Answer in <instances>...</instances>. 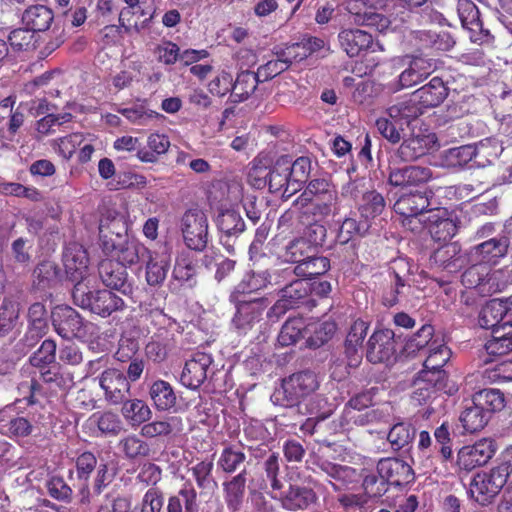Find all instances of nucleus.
<instances>
[{
	"instance_id": "f257e3e1",
	"label": "nucleus",
	"mask_w": 512,
	"mask_h": 512,
	"mask_svg": "<svg viewBox=\"0 0 512 512\" xmlns=\"http://www.w3.org/2000/svg\"><path fill=\"white\" fill-rule=\"evenodd\" d=\"M338 192L336 186L327 178L310 180L304 191L294 201V205L304 215L317 219H326L337 209Z\"/></svg>"
},
{
	"instance_id": "f03ea898",
	"label": "nucleus",
	"mask_w": 512,
	"mask_h": 512,
	"mask_svg": "<svg viewBox=\"0 0 512 512\" xmlns=\"http://www.w3.org/2000/svg\"><path fill=\"white\" fill-rule=\"evenodd\" d=\"M72 299L75 305L102 318H107L114 312L122 311L125 308L124 300L111 290H89L82 282L74 285Z\"/></svg>"
},
{
	"instance_id": "7ed1b4c3",
	"label": "nucleus",
	"mask_w": 512,
	"mask_h": 512,
	"mask_svg": "<svg viewBox=\"0 0 512 512\" xmlns=\"http://www.w3.org/2000/svg\"><path fill=\"white\" fill-rule=\"evenodd\" d=\"M512 463L502 462L488 473L477 474L469 487L470 497L484 506L492 502L499 492L510 482Z\"/></svg>"
},
{
	"instance_id": "20e7f679",
	"label": "nucleus",
	"mask_w": 512,
	"mask_h": 512,
	"mask_svg": "<svg viewBox=\"0 0 512 512\" xmlns=\"http://www.w3.org/2000/svg\"><path fill=\"white\" fill-rule=\"evenodd\" d=\"M180 230L185 245L203 251L209 241V223L206 213L198 206L187 209L180 218Z\"/></svg>"
},
{
	"instance_id": "39448f33",
	"label": "nucleus",
	"mask_w": 512,
	"mask_h": 512,
	"mask_svg": "<svg viewBox=\"0 0 512 512\" xmlns=\"http://www.w3.org/2000/svg\"><path fill=\"white\" fill-rule=\"evenodd\" d=\"M318 387L317 375L312 371H300L290 375L282 384L284 405H299L301 400L314 393Z\"/></svg>"
},
{
	"instance_id": "423d86ee",
	"label": "nucleus",
	"mask_w": 512,
	"mask_h": 512,
	"mask_svg": "<svg viewBox=\"0 0 512 512\" xmlns=\"http://www.w3.org/2000/svg\"><path fill=\"white\" fill-rule=\"evenodd\" d=\"M229 301L235 306V314L232 318V324L238 334H247L255 324L262 320L266 308L264 298H230Z\"/></svg>"
},
{
	"instance_id": "0eeeda50",
	"label": "nucleus",
	"mask_w": 512,
	"mask_h": 512,
	"mask_svg": "<svg viewBox=\"0 0 512 512\" xmlns=\"http://www.w3.org/2000/svg\"><path fill=\"white\" fill-rule=\"evenodd\" d=\"M310 293V283L305 279L291 281L281 289L280 298L270 308L268 316L279 318L288 310L300 307L307 302Z\"/></svg>"
},
{
	"instance_id": "6e6552de",
	"label": "nucleus",
	"mask_w": 512,
	"mask_h": 512,
	"mask_svg": "<svg viewBox=\"0 0 512 512\" xmlns=\"http://www.w3.org/2000/svg\"><path fill=\"white\" fill-rule=\"evenodd\" d=\"M457 12L463 28L469 32V38L473 43L483 45L493 41V35L489 29L484 28L479 9L472 0H458Z\"/></svg>"
},
{
	"instance_id": "1a4fd4ad",
	"label": "nucleus",
	"mask_w": 512,
	"mask_h": 512,
	"mask_svg": "<svg viewBox=\"0 0 512 512\" xmlns=\"http://www.w3.org/2000/svg\"><path fill=\"white\" fill-rule=\"evenodd\" d=\"M390 284L382 294V302L386 307H392L399 298L409 292L411 274L409 265L404 259L394 260L388 272Z\"/></svg>"
},
{
	"instance_id": "9d476101",
	"label": "nucleus",
	"mask_w": 512,
	"mask_h": 512,
	"mask_svg": "<svg viewBox=\"0 0 512 512\" xmlns=\"http://www.w3.org/2000/svg\"><path fill=\"white\" fill-rule=\"evenodd\" d=\"M64 383V377L58 371L46 366L45 368H40L39 379L32 378L30 381L21 382L18 390L22 395V400L31 406L39 402V395L45 394L43 384L48 385V388L52 390L63 387Z\"/></svg>"
},
{
	"instance_id": "9b49d317",
	"label": "nucleus",
	"mask_w": 512,
	"mask_h": 512,
	"mask_svg": "<svg viewBox=\"0 0 512 512\" xmlns=\"http://www.w3.org/2000/svg\"><path fill=\"white\" fill-rule=\"evenodd\" d=\"M396 352L395 333L391 329H376L367 341L366 359L372 364L389 362Z\"/></svg>"
},
{
	"instance_id": "f8f14e48",
	"label": "nucleus",
	"mask_w": 512,
	"mask_h": 512,
	"mask_svg": "<svg viewBox=\"0 0 512 512\" xmlns=\"http://www.w3.org/2000/svg\"><path fill=\"white\" fill-rule=\"evenodd\" d=\"M461 283L467 289H474L481 296H490L498 291V283L491 267L473 262L461 276Z\"/></svg>"
},
{
	"instance_id": "ddd939ff",
	"label": "nucleus",
	"mask_w": 512,
	"mask_h": 512,
	"mask_svg": "<svg viewBox=\"0 0 512 512\" xmlns=\"http://www.w3.org/2000/svg\"><path fill=\"white\" fill-rule=\"evenodd\" d=\"M394 211L404 218L417 217L424 212L440 211L433 200V192H413L401 195L393 206Z\"/></svg>"
},
{
	"instance_id": "4468645a",
	"label": "nucleus",
	"mask_w": 512,
	"mask_h": 512,
	"mask_svg": "<svg viewBox=\"0 0 512 512\" xmlns=\"http://www.w3.org/2000/svg\"><path fill=\"white\" fill-rule=\"evenodd\" d=\"M433 177L431 168L421 165L389 166L388 183L393 187L408 188L426 184Z\"/></svg>"
},
{
	"instance_id": "2eb2a0df",
	"label": "nucleus",
	"mask_w": 512,
	"mask_h": 512,
	"mask_svg": "<svg viewBox=\"0 0 512 512\" xmlns=\"http://www.w3.org/2000/svg\"><path fill=\"white\" fill-rule=\"evenodd\" d=\"M496 453L495 441L488 438L478 440L473 445L462 447L457 454V464L461 469L471 471L483 466Z\"/></svg>"
},
{
	"instance_id": "dca6fc26",
	"label": "nucleus",
	"mask_w": 512,
	"mask_h": 512,
	"mask_svg": "<svg viewBox=\"0 0 512 512\" xmlns=\"http://www.w3.org/2000/svg\"><path fill=\"white\" fill-rule=\"evenodd\" d=\"M212 363L211 354L200 351L193 353L185 362L180 375V383L186 388L198 389L207 379Z\"/></svg>"
},
{
	"instance_id": "f3484780",
	"label": "nucleus",
	"mask_w": 512,
	"mask_h": 512,
	"mask_svg": "<svg viewBox=\"0 0 512 512\" xmlns=\"http://www.w3.org/2000/svg\"><path fill=\"white\" fill-rule=\"evenodd\" d=\"M98 271L106 287L117 290L126 296L133 294L134 287L129 279L127 268L115 259H103L99 264Z\"/></svg>"
},
{
	"instance_id": "a211bd4d",
	"label": "nucleus",
	"mask_w": 512,
	"mask_h": 512,
	"mask_svg": "<svg viewBox=\"0 0 512 512\" xmlns=\"http://www.w3.org/2000/svg\"><path fill=\"white\" fill-rule=\"evenodd\" d=\"M51 319L55 331L62 338L70 339L83 335V318L74 308L58 305L52 310Z\"/></svg>"
},
{
	"instance_id": "6ab92c4d",
	"label": "nucleus",
	"mask_w": 512,
	"mask_h": 512,
	"mask_svg": "<svg viewBox=\"0 0 512 512\" xmlns=\"http://www.w3.org/2000/svg\"><path fill=\"white\" fill-rule=\"evenodd\" d=\"M510 241L507 236L491 238L478 245L473 246L469 251L471 262H481L489 267L497 265L509 250Z\"/></svg>"
},
{
	"instance_id": "aec40b11",
	"label": "nucleus",
	"mask_w": 512,
	"mask_h": 512,
	"mask_svg": "<svg viewBox=\"0 0 512 512\" xmlns=\"http://www.w3.org/2000/svg\"><path fill=\"white\" fill-rule=\"evenodd\" d=\"M105 399L112 405L122 404L130 396V382L118 369H106L99 379Z\"/></svg>"
},
{
	"instance_id": "412c9836",
	"label": "nucleus",
	"mask_w": 512,
	"mask_h": 512,
	"mask_svg": "<svg viewBox=\"0 0 512 512\" xmlns=\"http://www.w3.org/2000/svg\"><path fill=\"white\" fill-rule=\"evenodd\" d=\"M377 472L389 485L406 486L415 480L412 467L397 457L382 458L377 463Z\"/></svg>"
},
{
	"instance_id": "4be33fe9",
	"label": "nucleus",
	"mask_w": 512,
	"mask_h": 512,
	"mask_svg": "<svg viewBox=\"0 0 512 512\" xmlns=\"http://www.w3.org/2000/svg\"><path fill=\"white\" fill-rule=\"evenodd\" d=\"M316 492L305 485L290 483L278 497L281 506L288 511H303L317 501Z\"/></svg>"
},
{
	"instance_id": "5701e85b",
	"label": "nucleus",
	"mask_w": 512,
	"mask_h": 512,
	"mask_svg": "<svg viewBox=\"0 0 512 512\" xmlns=\"http://www.w3.org/2000/svg\"><path fill=\"white\" fill-rule=\"evenodd\" d=\"M338 41L342 50L350 58L367 52L374 42L370 33L358 28L342 29L338 34Z\"/></svg>"
},
{
	"instance_id": "b1692460",
	"label": "nucleus",
	"mask_w": 512,
	"mask_h": 512,
	"mask_svg": "<svg viewBox=\"0 0 512 512\" xmlns=\"http://www.w3.org/2000/svg\"><path fill=\"white\" fill-rule=\"evenodd\" d=\"M89 257L85 248L78 243H70L63 253V265L67 276L76 283L81 282L88 269Z\"/></svg>"
},
{
	"instance_id": "393cba45",
	"label": "nucleus",
	"mask_w": 512,
	"mask_h": 512,
	"mask_svg": "<svg viewBox=\"0 0 512 512\" xmlns=\"http://www.w3.org/2000/svg\"><path fill=\"white\" fill-rule=\"evenodd\" d=\"M156 15L157 8L155 6H141L139 3L137 7L132 8L131 17L123 18V14H119V23L126 34L140 35L150 28Z\"/></svg>"
},
{
	"instance_id": "a878e982",
	"label": "nucleus",
	"mask_w": 512,
	"mask_h": 512,
	"mask_svg": "<svg viewBox=\"0 0 512 512\" xmlns=\"http://www.w3.org/2000/svg\"><path fill=\"white\" fill-rule=\"evenodd\" d=\"M466 258L461 254V249L456 243H445L437 248L430 256L431 266L456 273L464 266Z\"/></svg>"
},
{
	"instance_id": "bb28decb",
	"label": "nucleus",
	"mask_w": 512,
	"mask_h": 512,
	"mask_svg": "<svg viewBox=\"0 0 512 512\" xmlns=\"http://www.w3.org/2000/svg\"><path fill=\"white\" fill-rule=\"evenodd\" d=\"M248 472L244 468L238 474L222 483L223 496L229 512H239L243 506Z\"/></svg>"
},
{
	"instance_id": "cd10ccee",
	"label": "nucleus",
	"mask_w": 512,
	"mask_h": 512,
	"mask_svg": "<svg viewBox=\"0 0 512 512\" xmlns=\"http://www.w3.org/2000/svg\"><path fill=\"white\" fill-rule=\"evenodd\" d=\"M74 462L76 481L78 482L80 493L83 498L88 499L90 494V478L97 469L100 462L98 461L96 455L91 451L81 452L76 456Z\"/></svg>"
},
{
	"instance_id": "c85d7f7f",
	"label": "nucleus",
	"mask_w": 512,
	"mask_h": 512,
	"mask_svg": "<svg viewBox=\"0 0 512 512\" xmlns=\"http://www.w3.org/2000/svg\"><path fill=\"white\" fill-rule=\"evenodd\" d=\"M449 89L442 78L435 76L427 84L414 91L426 110L439 106L448 96Z\"/></svg>"
},
{
	"instance_id": "c756f323",
	"label": "nucleus",
	"mask_w": 512,
	"mask_h": 512,
	"mask_svg": "<svg viewBox=\"0 0 512 512\" xmlns=\"http://www.w3.org/2000/svg\"><path fill=\"white\" fill-rule=\"evenodd\" d=\"M414 92L406 99L398 101L386 110V114L393 120L400 121L403 125H409L412 121L426 112Z\"/></svg>"
},
{
	"instance_id": "7c9ffc66",
	"label": "nucleus",
	"mask_w": 512,
	"mask_h": 512,
	"mask_svg": "<svg viewBox=\"0 0 512 512\" xmlns=\"http://www.w3.org/2000/svg\"><path fill=\"white\" fill-rule=\"evenodd\" d=\"M145 264V279L149 286H161L170 269V260L157 252L149 251V255L142 261Z\"/></svg>"
},
{
	"instance_id": "2f4dec72",
	"label": "nucleus",
	"mask_w": 512,
	"mask_h": 512,
	"mask_svg": "<svg viewBox=\"0 0 512 512\" xmlns=\"http://www.w3.org/2000/svg\"><path fill=\"white\" fill-rule=\"evenodd\" d=\"M267 178L271 193H279L283 198H289L294 194L289 192L292 186L288 171V157L278 159L269 171Z\"/></svg>"
},
{
	"instance_id": "473e14b6",
	"label": "nucleus",
	"mask_w": 512,
	"mask_h": 512,
	"mask_svg": "<svg viewBox=\"0 0 512 512\" xmlns=\"http://www.w3.org/2000/svg\"><path fill=\"white\" fill-rule=\"evenodd\" d=\"M269 284H271V274L267 270L246 272L231 292L230 298L239 297L247 299L248 294L262 290Z\"/></svg>"
},
{
	"instance_id": "72a5a7b5",
	"label": "nucleus",
	"mask_w": 512,
	"mask_h": 512,
	"mask_svg": "<svg viewBox=\"0 0 512 512\" xmlns=\"http://www.w3.org/2000/svg\"><path fill=\"white\" fill-rule=\"evenodd\" d=\"M361 229V224L354 218H346L339 228L338 240L340 242V247L338 248V253L343 254L344 261L348 264L354 263L357 259L355 245L350 243V240L355 235L359 234Z\"/></svg>"
},
{
	"instance_id": "f704fd0d",
	"label": "nucleus",
	"mask_w": 512,
	"mask_h": 512,
	"mask_svg": "<svg viewBox=\"0 0 512 512\" xmlns=\"http://www.w3.org/2000/svg\"><path fill=\"white\" fill-rule=\"evenodd\" d=\"M508 310L507 302L499 299L488 301L479 313L478 323L480 327L491 329L494 332V328H498L504 322V318L512 314Z\"/></svg>"
},
{
	"instance_id": "c9c22d12",
	"label": "nucleus",
	"mask_w": 512,
	"mask_h": 512,
	"mask_svg": "<svg viewBox=\"0 0 512 512\" xmlns=\"http://www.w3.org/2000/svg\"><path fill=\"white\" fill-rule=\"evenodd\" d=\"M347 10L357 25L375 26L379 30L388 26V19L378 12L370 11L362 0H350Z\"/></svg>"
},
{
	"instance_id": "e433bc0d",
	"label": "nucleus",
	"mask_w": 512,
	"mask_h": 512,
	"mask_svg": "<svg viewBox=\"0 0 512 512\" xmlns=\"http://www.w3.org/2000/svg\"><path fill=\"white\" fill-rule=\"evenodd\" d=\"M150 249L137 240L126 239L112 254L111 259L121 263L126 268L142 261L149 255Z\"/></svg>"
},
{
	"instance_id": "4c0bfd02",
	"label": "nucleus",
	"mask_w": 512,
	"mask_h": 512,
	"mask_svg": "<svg viewBox=\"0 0 512 512\" xmlns=\"http://www.w3.org/2000/svg\"><path fill=\"white\" fill-rule=\"evenodd\" d=\"M167 512H199L198 494L190 482L168 498Z\"/></svg>"
},
{
	"instance_id": "58836bf2",
	"label": "nucleus",
	"mask_w": 512,
	"mask_h": 512,
	"mask_svg": "<svg viewBox=\"0 0 512 512\" xmlns=\"http://www.w3.org/2000/svg\"><path fill=\"white\" fill-rule=\"evenodd\" d=\"M259 82H262L257 72L242 71L237 74L233 83V92L229 96V101L233 104H239L246 101L257 89Z\"/></svg>"
},
{
	"instance_id": "ea45409f",
	"label": "nucleus",
	"mask_w": 512,
	"mask_h": 512,
	"mask_svg": "<svg viewBox=\"0 0 512 512\" xmlns=\"http://www.w3.org/2000/svg\"><path fill=\"white\" fill-rule=\"evenodd\" d=\"M429 136L412 135L401 143L395 157L401 162H412L424 156L429 150Z\"/></svg>"
},
{
	"instance_id": "a19ab883",
	"label": "nucleus",
	"mask_w": 512,
	"mask_h": 512,
	"mask_svg": "<svg viewBox=\"0 0 512 512\" xmlns=\"http://www.w3.org/2000/svg\"><path fill=\"white\" fill-rule=\"evenodd\" d=\"M28 329L25 338L34 341L42 338L48 330V315L45 304L35 302L28 308Z\"/></svg>"
},
{
	"instance_id": "79ce46f5",
	"label": "nucleus",
	"mask_w": 512,
	"mask_h": 512,
	"mask_svg": "<svg viewBox=\"0 0 512 512\" xmlns=\"http://www.w3.org/2000/svg\"><path fill=\"white\" fill-rule=\"evenodd\" d=\"M170 147L169 137L165 134L152 133L147 138V146L137 150L136 156L143 163H156L160 156Z\"/></svg>"
},
{
	"instance_id": "37998d69",
	"label": "nucleus",
	"mask_w": 512,
	"mask_h": 512,
	"mask_svg": "<svg viewBox=\"0 0 512 512\" xmlns=\"http://www.w3.org/2000/svg\"><path fill=\"white\" fill-rule=\"evenodd\" d=\"M452 352L444 343V340L434 341V345L428 349V356L423 363L422 371H429V375L437 376L438 372H445L442 368L451 358Z\"/></svg>"
},
{
	"instance_id": "c03bdc74",
	"label": "nucleus",
	"mask_w": 512,
	"mask_h": 512,
	"mask_svg": "<svg viewBox=\"0 0 512 512\" xmlns=\"http://www.w3.org/2000/svg\"><path fill=\"white\" fill-rule=\"evenodd\" d=\"M54 14L45 5H33L27 8L22 15V23L35 32L46 31L51 26Z\"/></svg>"
},
{
	"instance_id": "a18cd8bd",
	"label": "nucleus",
	"mask_w": 512,
	"mask_h": 512,
	"mask_svg": "<svg viewBox=\"0 0 512 512\" xmlns=\"http://www.w3.org/2000/svg\"><path fill=\"white\" fill-rule=\"evenodd\" d=\"M330 259L325 256H311L306 258L302 263L294 267V274L302 279L310 280L312 278L326 274L330 270Z\"/></svg>"
},
{
	"instance_id": "49530a36",
	"label": "nucleus",
	"mask_w": 512,
	"mask_h": 512,
	"mask_svg": "<svg viewBox=\"0 0 512 512\" xmlns=\"http://www.w3.org/2000/svg\"><path fill=\"white\" fill-rule=\"evenodd\" d=\"M472 403L479 406L491 418L492 414L505 407V397L499 389H482L473 395Z\"/></svg>"
},
{
	"instance_id": "de8ad7c7",
	"label": "nucleus",
	"mask_w": 512,
	"mask_h": 512,
	"mask_svg": "<svg viewBox=\"0 0 512 512\" xmlns=\"http://www.w3.org/2000/svg\"><path fill=\"white\" fill-rule=\"evenodd\" d=\"M196 276V265L189 255L178 256L172 271V281L179 286L193 288L197 284Z\"/></svg>"
},
{
	"instance_id": "09e8293b",
	"label": "nucleus",
	"mask_w": 512,
	"mask_h": 512,
	"mask_svg": "<svg viewBox=\"0 0 512 512\" xmlns=\"http://www.w3.org/2000/svg\"><path fill=\"white\" fill-rule=\"evenodd\" d=\"M299 220L303 225H306L302 237L317 251V248L322 246L326 239L327 229L322 223L325 219L304 215L303 211L299 210Z\"/></svg>"
},
{
	"instance_id": "8fccbe9b",
	"label": "nucleus",
	"mask_w": 512,
	"mask_h": 512,
	"mask_svg": "<svg viewBox=\"0 0 512 512\" xmlns=\"http://www.w3.org/2000/svg\"><path fill=\"white\" fill-rule=\"evenodd\" d=\"M213 469V460L207 458L196 462L189 468V472L201 493L213 491L217 487V482L213 476Z\"/></svg>"
},
{
	"instance_id": "3c124183",
	"label": "nucleus",
	"mask_w": 512,
	"mask_h": 512,
	"mask_svg": "<svg viewBox=\"0 0 512 512\" xmlns=\"http://www.w3.org/2000/svg\"><path fill=\"white\" fill-rule=\"evenodd\" d=\"M149 395L157 410L166 411L176 404V394L173 387L164 380H156L149 389Z\"/></svg>"
},
{
	"instance_id": "603ef678",
	"label": "nucleus",
	"mask_w": 512,
	"mask_h": 512,
	"mask_svg": "<svg viewBox=\"0 0 512 512\" xmlns=\"http://www.w3.org/2000/svg\"><path fill=\"white\" fill-rule=\"evenodd\" d=\"M33 426L31 422L24 416L0 415V432L9 437H27L31 434Z\"/></svg>"
},
{
	"instance_id": "864d4df0",
	"label": "nucleus",
	"mask_w": 512,
	"mask_h": 512,
	"mask_svg": "<svg viewBox=\"0 0 512 512\" xmlns=\"http://www.w3.org/2000/svg\"><path fill=\"white\" fill-rule=\"evenodd\" d=\"M110 236L124 237L127 234V225L124 216L115 210H106L101 214L99 221V235L106 238Z\"/></svg>"
},
{
	"instance_id": "5fc2aeb1",
	"label": "nucleus",
	"mask_w": 512,
	"mask_h": 512,
	"mask_svg": "<svg viewBox=\"0 0 512 512\" xmlns=\"http://www.w3.org/2000/svg\"><path fill=\"white\" fill-rule=\"evenodd\" d=\"M441 339L435 335L433 325L424 324L407 340L404 349L408 354H414L424 348L429 349L434 341Z\"/></svg>"
},
{
	"instance_id": "6e6d98bb",
	"label": "nucleus",
	"mask_w": 512,
	"mask_h": 512,
	"mask_svg": "<svg viewBox=\"0 0 512 512\" xmlns=\"http://www.w3.org/2000/svg\"><path fill=\"white\" fill-rule=\"evenodd\" d=\"M246 461V454L233 444L226 445L217 460V467L225 474L235 473Z\"/></svg>"
},
{
	"instance_id": "4d7b16f0",
	"label": "nucleus",
	"mask_w": 512,
	"mask_h": 512,
	"mask_svg": "<svg viewBox=\"0 0 512 512\" xmlns=\"http://www.w3.org/2000/svg\"><path fill=\"white\" fill-rule=\"evenodd\" d=\"M432 379L433 376L429 375V371L419 372V377L414 382V390L411 395L414 403L423 405L437 397L436 387Z\"/></svg>"
},
{
	"instance_id": "13d9d810",
	"label": "nucleus",
	"mask_w": 512,
	"mask_h": 512,
	"mask_svg": "<svg viewBox=\"0 0 512 512\" xmlns=\"http://www.w3.org/2000/svg\"><path fill=\"white\" fill-rule=\"evenodd\" d=\"M305 329L306 324L302 317H289L278 334L279 345L287 347L296 344L303 337Z\"/></svg>"
},
{
	"instance_id": "bf43d9fd",
	"label": "nucleus",
	"mask_w": 512,
	"mask_h": 512,
	"mask_svg": "<svg viewBox=\"0 0 512 512\" xmlns=\"http://www.w3.org/2000/svg\"><path fill=\"white\" fill-rule=\"evenodd\" d=\"M459 419L464 431L471 434L481 431L490 420L489 416L473 403L465 407Z\"/></svg>"
},
{
	"instance_id": "052dcab7",
	"label": "nucleus",
	"mask_w": 512,
	"mask_h": 512,
	"mask_svg": "<svg viewBox=\"0 0 512 512\" xmlns=\"http://www.w3.org/2000/svg\"><path fill=\"white\" fill-rule=\"evenodd\" d=\"M122 404V414L132 426H140L151 418V410L143 400L126 399Z\"/></svg>"
},
{
	"instance_id": "680f3d73",
	"label": "nucleus",
	"mask_w": 512,
	"mask_h": 512,
	"mask_svg": "<svg viewBox=\"0 0 512 512\" xmlns=\"http://www.w3.org/2000/svg\"><path fill=\"white\" fill-rule=\"evenodd\" d=\"M288 171L291 178L292 189L290 193L299 191L304 183L308 181L311 172V160L308 157H298L294 162L288 159Z\"/></svg>"
},
{
	"instance_id": "e2e57ef3",
	"label": "nucleus",
	"mask_w": 512,
	"mask_h": 512,
	"mask_svg": "<svg viewBox=\"0 0 512 512\" xmlns=\"http://www.w3.org/2000/svg\"><path fill=\"white\" fill-rule=\"evenodd\" d=\"M385 207L386 201L383 195L376 190H370L363 193L358 209L360 215L369 220L381 215Z\"/></svg>"
},
{
	"instance_id": "0e129e2a",
	"label": "nucleus",
	"mask_w": 512,
	"mask_h": 512,
	"mask_svg": "<svg viewBox=\"0 0 512 512\" xmlns=\"http://www.w3.org/2000/svg\"><path fill=\"white\" fill-rule=\"evenodd\" d=\"M116 111L134 125H146L149 120L161 116L158 112L147 107V100L134 103L130 107L117 108Z\"/></svg>"
},
{
	"instance_id": "69168bd1",
	"label": "nucleus",
	"mask_w": 512,
	"mask_h": 512,
	"mask_svg": "<svg viewBox=\"0 0 512 512\" xmlns=\"http://www.w3.org/2000/svg\"><path fill=\"white\" fill-rule=\"evenodd\" d=\"M19 316V302L10 298H4L0 305V337L7 335L14 329Z\"/></svg>"
},
{
	"instance_id": "338daca9",
	"label": "nucleus",
	"mask_w": 512,
	"mask_h": 512,
	"mask_svg": "<svg viewBox=\"0 0 512 512\" xmlns=\"http://www.w3.org/2000/svg\"><path fill=\"white\" fill-rule=\"evenodd\" d=\"M316 252L312 245L301 236L288 242L284 248L283 257L286 262L298 265L311 256V253Z\"/></svg>"
},
{
	"instance_id": "774afa93",
	"label": "nucleus",
	"mask_w": 512,
	"mask_h": 512,
	"mask_svg": "<svg viewBox=\"0 0 512 512\" xmlns=\"http://www.w3.org/2000/svg\"><path fill=\"white\" fill-rule=\"evenodd\" d=\"M216 225L226 236L238 235L245 229L243 218L233 209L221 211L216 218Z\"/></svg>"
}]
</instances>
